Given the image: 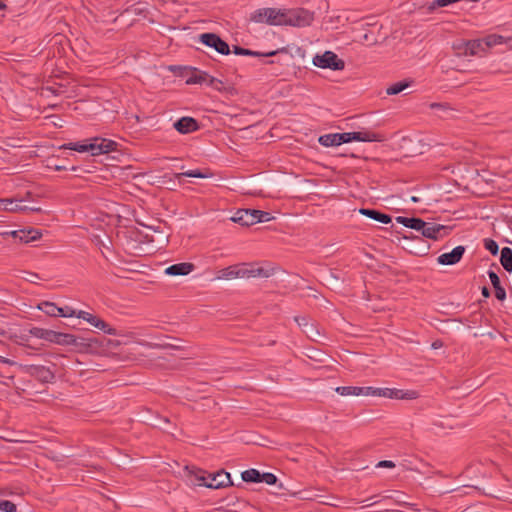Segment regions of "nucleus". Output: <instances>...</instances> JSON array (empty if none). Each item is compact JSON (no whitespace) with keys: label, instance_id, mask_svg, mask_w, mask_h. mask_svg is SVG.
Wrapping results in <instances>:
<instances>
[{"label":"nucleus","instance_id":"14","mask_svg":"<svg viewBox=\"0 0 512 512\" xmlns=\"http://www.w3.org/2000/svg\"><path fill=\"white\" fill-rule=\"evenodd\" d=\"M256 209H239L235 215L231 218L232 221L239 223L243 226H250L259 223V219L256 216Z\"/></svg>","mask_w":512,"mask_h":512},{"label":"nucleus","instance_id":"23","mask_svg":"<svg viewBox=\"0 0 512 512\" xmlns=\"http://www.w3.org/2000/svg\"><path fill=\"white\" fill-rule=\"evenodd\" d=\"M359 213L363 216H366L370 219L381 222L383 224H388L392 221L391 216H389L388 214H384L373 209L361 208L359 209Z\"/></svg>","mask_w":512,"mask_h":512},{"label":"nucleus","instance_id":"21","mask_svg":"<svg viewBox=\"0 0 512 512\" xmlns=\"http://www.w3.org/2000/svg\"><path fill=\"white\" fill-rule=\"evenodd\" d=\"M274 268L273 267H251V268H245L243 269V273H245V278L250 277H259V278H269L272 275H274Z\"/></svg>","mask_w":512,"mask_h":512},{"label":"nucleus","instance_id":"47","mask_svg":"<svg viewBox=\"0 0 512 512\" xmlns=\"http://www.w3.org/2000/svg\"><path fill=\"white\" fill-rule=\"evenodd\" d=\"M395 463L391 460H382L376 464L377 468H395Z\"/></svg>","mask_w":512,"mask_h":512},{"label":"nucleus","instance_id":"37","mask_svg":"<svg viewBox=\"0 0 512 512\" xmlns=\"http://www.w3.org/2000/svg\"><path fill=\"white\" fill-rule=\"evenodd\" d=\"M467 41L459 40L453 43V49L458 56H467L468 48H466Z\"/></svg>","mask_w":512,"mask_h":512},{"label":"nucleus","instance_id":"46","mask_svg":"<svg viewBox=\"0 0 512 512\" xmlns=\"http://www.w3.org/2000/svg\"><path fill=\"white\" fill-rule=\"evenodd\" d=\"M488 275L494 288L501 285L499 276L494 271H489Z\"/></svg>","mask_w":512,"mask_h":512},{"label":"nucleus","instance_id":"11","mask_svg":"<svg viewBox=\"0 0 512 512\" xmlns=\"http://www.w3.org/2000/svg\"><path fill=\"white\" fill-rule=\"evenodd\" d=\"M40 337L56 343L58 345H64V346H73V343L75 341V335L69 334V333H60L55 331H45V333H42Z\"/></svg>","mask_w":512,"mask_h":512},{"label":"nucleus","instance_id":"12","mask_svg":"<svg viewBox=\"0 0 512 512\" xmlns=\"http://www.w3.org/2000/svg\"><path fill=\"white\" fill-rule=\"evenodd\" d=\"M382 397L390 399L415 400L419 397V393L416 390L382 388Z\"/></svg>","mask_w":512,"mask_h":512},{"label":"nucleus","instance_id":"53","mask_svg":"<svg viewBox=\"0 0 512 512\" xmlns=\"http://www.w3.org/2000/svg\"><path fill=\"white\" fill-rule=\"evenodd\" d=\"M442 346H443V343L440 340L434 341L432 343V348L433 349H438V348H441Z\"/></svg>","mask_w":512,"mask_h":512},{"label":"nucleus","instance_id":"22","mask_svg":"<svg viewBox=\"0 0 512 512\" xmlns=\"http://www.w3.org/2000/svg\"><path fill=\"white\" fill-rule=\"evenodd\" d=\"M42 237L40 230L35 228L20 229L18 241L20 243L28 244L33 241H37Z\"/></svg>","mask_w":512,"mask_h":512},{"label":"nucleus","instance_id":"62","mask_svg":"<svg viewBox=\"0 0 512 512\" xmlns=\"http://www.w3.org/2000/svg\"><path fill=\"white\" fill-rule=\"evenodd\" d=\"M34 277H35V278H38V275H37V274H33V275L31 276L30 282H33Z\"/></svg>","mask_w":512,"mask_h":512},{"label":"nucleus","instance_id":"54","mask_svg":"<svg viewBox=\"0 0 512 512\" xmlns=\"http://www.w3.org/2000/svg\"><path fill=\"white\" fill-rule=\"evenodd\" d=\"M481 293L482 295L485 297V298H488L490 296V291L487 287H483L482 290H481Z\"/></svg>","mask_w":512,"mask_h":512},{"label":"nucleus","instance_id":"31","mask_svg":"<svg viewBox=\"0 0 512 512\" xmlns=\"http://www.w3.org/2000/svg\"><path fill=\"white\" fill-rule=\"evenodd\" d=\"M242 480L245 482H261V473L256 469H248L241 473Z\"/></svg>","mask_w":512,"mask_h":512},{"label":"nucleus","instance_id":"4","mask_svg":"<svg viewBox=\"0 0 512 512\" xmlns=\"http://www.w3.org/2000/svg\"><path fill=\"white\" fill-rule=\"evenodd\" d=\"M73 347L79 353L102 355L105 353L104 342L98 338L75 336Z\"/></svg>","mask_w":512,"mask_h":512},{"label":"nucleus","instance_id":"20","mask_svg":"<svg viewBox=\"0 0 512 512\" xmlns=\"http://www.w3.org/2000/svg\"><path fill=\"white\" fill-rule=\"evenodd\" d=\"M236 278H245L243 269H239L237 266H229L227 268L218 271L217 280H232Z\"/></svg>","mask_w":512,"mask_h":512},{"label":"nucleus","instance_id":"15","mask_svg":"<svg viewBox=\"0 0 512 512\" xmlns=\"http://www.w3.org/2000/svg\"><path fill=\"white\" fill-rule=\"evenodd\" d=\"M1 209L4 211H10V212H40L41 208L39 207H27L26 205L22 204V201L20 200H13V199H3L0 201Z\"/></svg>","mask_w":512,"mask_h":512},{"label":"nucleus","instance_id":"17","mask_svg":"<svg viewBox=\"0 0 512 512\" xmlns=\"http://www.w3.org/2000/svg\"><path fill=\"white\" fill-rule=\"evenodd\" d=\"M349 135L345 133L325 134L319 137V143L325 147L338 146L343 143H349Z\"/></svg>","mask_w":512,"mask_h":512},{"label":"nucleus","instance_id":"38","mask_svg":"<svg viewBox=\"0 0 512 512\" xmlns=\"http://www.w3.org/2000/svg\"><path fill=\"white\" fill-rule=\"evenodd\" d=\"M361 395L382 397V388L361 387L360 396Z\"/></svg>","mask_w":512,"mask_h":512},{"label":"nucleus","instance_id":"59","mask_svg":"<svg viewBox=\"0 0 512 512\" xmlns=\"http://www.w3.org/2000/svg\"><path fill=\"white\" fill-rule=\"evenodd\" d=\"M5 8H6L5 3L0 0V10H4Z\"/></svg>","mask_w":512,"mask_h":512},{"label":"nucleus","instance_id":"43","mask_svg":"<svg viewBox=\"0 0 512 512\" xmlns=\"http://www.w3.org/2000/svg\"><path fill=\"white\" fill-rule=\"evenodd\" d=\"M102 341L104 342L105 352L109 348H116V347L120 346L121 344H126V342H121L119 340L104 339Z\"/></svg>","mask_w":512,"mask_h":512},{"label":"nucleus","instance_id":"56","mask_svg":"<svg viewBox=\"0 0 512 512\" xmlns=\"http://www.w3.org/2000/svg\"><path fill=\"white\" fill-rule=\"evenodd\" d=\"M158 241L164 243V242H167L168 240H167L166 236L160 235V239H158Z\"/></svg>","mask_w":512,"mask_h":512},{"label":"nucleus","instance_id":"45","mask_svg":"<svg viewBox=\"0 0 512 512\" xmlns=\"http://www.w3.org/2000/svg\"><path fill=\"white\" fill-rule=\"evenodd\" d=\"M495 289V297L499 301H504L506 299V291L505 289L500 285L494 288Z\"/></svg>","mask_w":512,"mask_h":512},{"label":"nucleus","instance_id":"6","mask_svg":"<svg viewBox=\"0 0 512 512\" xmlns=\"http://www.w3.org/2000/svg\"><path fill=\"white\" fill-rule=\"evenodd\" d=\"M198 480L199 485H203L213 489H219L232 485L230 474L225 471H220L215 474L209 475L207 478L201 476L198 478Z\"/></svg>","mask_w":512,"mask_h":512},{"label":"nucleus","instance_id":"25","mask_svg":"<svg viewBox=\"0 0 512 512\" xmlns=\"http://www.w3.org/2000/svg\"><path fill=\"white\" fill-rule=\"evenodd\" d=\"M349 135L351 141H362V142H374L380 141V136L376 133L365 131V132H346Z\"/></svg>","mask_w":512,"mask_h":512},{"label":"nucleus","instance_id":"36","mask_svg":"<svg viewBox=\"0 0 512 512\" xmlns=\"http://www.w3.org/2000/svg\"><path fill=\"white\" fill-rule=\"evenodd\" d=\"M208 80V74L204 72L194 73L187 80V84H202L206 83Z\"/></svg>","mask_w":512,"mask_h":512},{"label":"nucleus","instance_id":"2","mask_svg":"<svg viewBox=\"0 0 512 512\" xmlns=\"http://www.w3.org/2000/svg\"><path fill=\"white\" fill-rule=\"evenodd\" d=\"M249 20L257 24L282 26L283 9L260 8L250 14Z\"/></svg>","mask_w":512,"mask_h":512},{"label":"nucleus","instance_id":"7","mask_svg":"<svg viewBox=\"0 0 512 512\" xmlns=\"http://www.w3.org/2000/svg\"><path fill=\"white\" fill-rule=\"evenodd\" d=\"M76 317L88 322L94 328L99 329L106 334H109V335H117L118 334L117 330L115 328L110 326L108 323H106L104 320H102L97 315H94L87 311L79 310L76 314Z\"/></svg>","mask_w":512,"mask_h":512},{"label":"nucleus","instance_id":"8","mask_svg":"<svg viewBox=\"0 0 512 512\" xmlns=\"http://www.w3.org/2000/svg\"><path fill=\"white\" fill-rule=\"evenodd\" d=\"M200 41L206 46L214 48L222 55H228L230 53L229 45L215 33L201 34Z\"/></svg>","mask_w":512,"mask_h":512},{"label":"nucleus","instance_id":"1","mask_svg":"<svg viewBox=\"0 0 512 512\" xmlns=\"http://www.w3.org/2000/svg\"><path fill=\"white\" fill-rule=\"evenodd\" d=\"M118 144L110 139L95 137L87 141L86 143H67L61 146V148L74 150L77 152H91L92 155H100L109 153L117 150Z\"/></svg>","mask_w":512,"mask_h":512},{"label":"nucleus","instance_id":"26","mask_svg":"<svg viewBox=\"0 0 512 512\" xmlns=\"http://www.w3.org/2000/svg\"><path fill=\"white\" fill-rule=\"evenodd\" d=\"M396 221L402 224L405 227L414 229L416 231H420L421 228L424 227V221L420 218H407L403 216H398Z\"/></svg>","mask_w":512,"mask_h":512},{"label":"nucleus","instance_id":"60","mask_svg":"<svg viewBox=\"0 0 512 512\" xmlns=\"http://www.w3.org/2000/svg\"><path fill=\"white\" fill-rule=\"evenodd\" d=\"M418 200H419V199H418V197H416V196H412V197H411V201H412V202H418Z\"/></svg>","mask_w":512,"mask_h":512},{"label":"nucleus","instance_id":"10","mask_svg":"<svg viewBox=\"0 0 512 512\" xmlns=\"http://www.w3.org/2000/svg\"><path fill=\"white\" fill-rule=\"evenodd\" d=\"M294 320L302 328V331L306 334V336L311 340L316 341L320 336V332L316 327L315 322L312 321L309 317L296 316Z\"/></svg>","mask_w":512,"mask_h":512},{"label":"nucleus","instance_id":"51","mask_svg":"<svg viewBox=\"0 0 512 512\" xmlns=\"http://www.w3.org/2000/svg\"><path fill=\"white\" fill-rule=\"evenodd\" d=\"M372 499H374V497L366 499L364 502H367V503L363 506V508L373 506V505H375V504H377L379 502L377 500L370 502V500H372Z\"/></svg>","mask_w":512,"mask_h":512},{"label":"nucleus","instance_id":"52","mask_svg":"<svg viewBox=\"0 0 512 512\" xmlns=\"http://www.w3.org/2000/svg\"><path fill=\"white\" fill-rule=\"evenodd\" d=\"M432 425L435 428H443L444 427L443 422L440 419L433 421Z\"/></svg>","mask_w":512,"mask_h":512},{"label":"nucleus","instance_id":"33","mask_svg":"<svg viewBox=\"0 0 512 512\" xmlns=\"http://www.w3.org/2000/svg\"><path fill=\"white\" fill-rule=\"evenodd\" d=\"M335 391L341 396H360L361 387L356 386H340Z\"/></svg>","mask_w":512,"mask_h":512},{"label":"nucleus","instance_id":"64","mask_svg":"<svg viewBox=\"0 0 512 512\" xmlns=\"http://www.w3.org/2000/svg\"><path fill=\"white\" fill-rule=\"evenodd\" d=\"M55 169H56L57 171H60V170H62L63 168H62L61 166H56V168H55Z\"/></svg>","mask_w":512,"mask_h":512},{"label":"nucleus","instance_id":"57","mask_svg":"<svg viewBox=\"0 0 512 512\" xmlns=\"http://www.w3.org/2000/svg\"><path fill=\"white\" fill-rule=\"evenodd\" d=\"M396 503L399 504V505H405V506H409L410 505L409 503H407L405 501H401V500H397Z\"/></svg>","mask_w":512,"mask_h":512},{"label":"nucleus","instance_id":"39","mask_svg":"<svg viewBox=\"0 0 512 512\" xmlns=\"http://www.w3.org/2000/svg\"><path fill=\"white\" fill-rule=\"evenodd\" d=\"M36 371L39 378L44 382H49L54 377L53 374L45 367H37Z\"/></svg>","mask_w":512,"mask_h":512},{"label":"nucleus","instance_id":"35","mask_svg":"<svg viewBox=\"0 0 512 512\" xmlns=\"http://www.w3.org/2000/svg\"><path fill=\"white\" fill-rule=\"evenodd\" d=\"M194 177V178H208L212 176V173H203L200 170H190L187 172L176 173L174 177L180 180L182 177Z\"/></svg>","mask_w":512,"mask_h":512},{"label":"nucleus","instance_id":"28","mask_svg":"<svg viewBox=\"0 0 512 512\" xmlns=\"http://www.w3.org/2000/svg\"><path fill=\"white\" fill-rule=\"evenodd\" d=\"M412 84L411 80H403L389 85L386 88L387 95H397L404 91L406 88L410 87Z\"/></svg>","mask_w":512,"mask_h":512},{"label":"nucleus","instance_id":"50","mask_svg":"<svg viewBox=\"0 0 512 512\" xmlns=\"http://www.w3.org/2000/svg\"><path fill=\"white\" fill-rule=\"evenodd\" d=\"M3 235H10L14 239L18 240V238H19V230H13V231H10V232H5V233H3Z\"/></svg>","mask_w":512,"mask_h":512},{"label":"nucleus","instance_id":"44","mask_svg":"<svg viewBox=\"0 0 512 512\" xmlns=\"http://www.w3.org/2000/svg\"><path fill=\"white\" fill-rule=\"evenodd\" d=\"M255 213H256L257 218H260L259 222H268V221H271L272 219H274V217L271 216L270 213L265 212V211L256 210Z\"/></svg>","mask_w":512,"mask_h":512},{"label":"nucleus","instance_id":"41","mask_svg":"<svg viewBox=\"0 0 512 512\" xmlns=\"http://www.w3.org/2000/svg\"><path fill=\"white\" fill-rule=\"evenodd\" d=\"M0 510L3 512H15L16 505L8 500H0Z\"/></svg>","mask_w":512,"mask_h":512},{"label":"nucleus","instance_id":"18","mask_svg":"<svg viewBox=\"0 0 512 512\" xmlns=\"http://www.w3.org/2000/svg\"><path fill=\"white\" fill-rule=\"evenodd\" d=\"M194 270V265L189 262L173 264L165 269V273L170 276L188 275Z\"/></svg>","mask_w":512,"mask_h":512},{"label":"nucleus","instance_id":"27","mask_svg":"<svg viewBox=\"0 0 512 512\" xmlns=\"http://www.w3.org/2000/svg\"><path fill=\"white\" fill-rule=\"evenodd\" d=\"M466 48H468V55L470 56H476L480 55L481 53H487V49L485 48L482 40L467 41Z\"/></svg>","mask_w":512,"mask_h":512},{"label":"nucleus","instance_id":"9","mask_svg":"<svg viewBox=\"0 0 512 512\" xmlns=\"http://www.w3.org/2000/svg\"><path fill=\"white\" fill-rule=\"evenodd\" d=\"M450 231V228L441 224H437L434 222H425L424 227L421 228L420 232L426 238H430L433 240H437L438 238L447 235Z\"/></svg>","mask_w":512,"mask_h":512},{"label":"nucleus","instance_id":"48","mask_svg":"<svg viewBox=\"0 0 512 512\" xmlns=\"http://www.w3.org/2000/svg\"><path fill=\"white\" fill-rule=\"evenodd\" d=\"M59 311H58V316H61V317H76V314L78 311H75L73 309H70V314H66V310L64 308H61V307H58Z\"/></svg>","mask_w":512,"mask_h":512},{"label":"nucleus","instance_id":"63","mask_svg":"<svg viewBox=\"0 0 512 512\" xmlns=\"http://www.w3.org/2000/svg\"><path fill=\"white\" fill-rule=\"evenodd\" d=\"M34 277H35V278H38V275H37V274H33V275L31 276L30 282H33Z\"/></svg>","mask_w":512,"mask_h":512},{"label":"nucleus","instance_id":"24","mask_svg":"<svg viewBox=\"0 0 512 512\" xmlns=\"http://www.w3.org/2000/svg\"><path fill=\"white\" fill-rule=\"evenodd\" d=\"M135 343L145 346L151 349H172V350H181L182 347L177 344H173L171 342L160 340L159 342H146V341H140V340H134Z\"/></svg>","mask_w":512,"mask_h":512},{"label":"nucleus","instance_id":"61","mask_svg":"<svg viewBox=\"0 0 512 512\" xmlns=\"http://www.w3.org/2000/svg\"><path fill=\"white\" fill-rule=\"evenodd\" d=\"M34 277H35V278H38V275H37V274H33V275L31 276L30 282H33Z\"/></svg>","mask_w":512,"mask_h":512},{"label":"nucleus","instance_id":"58","mask_svg":"<svg viewBox=\"0 0 512 512\" xmlns=\"http://www.w3.org/2000/svg\"><path fill=\"white\" fill-rule=\"evenodd\" d=\"M125 336H126L127 338H129V339L134 340V333H133V332H129V333H127Z\"/></svg>","mask_w":512,"mask_h":512},{"label":"nucleus","instance_id":"3","mask_svg":"<svg viewBox=\"0 0 512 512\" xmlns=\"http://www.w3.org/2000/svg\"><path fill=\"white\" fill-rule=\"evenodd\" d=\"M313 13L305 9H283V25L304 27L313 21Z\"/></svg>","mask_w":512,"mask_h":512},{"label":"nucleus","instance_id":"34","mask_svg":"<svg viewBox=\"0 0 512 512\" xmlns=\"http://www.w3.org/2000/svg\"><path fill=\"white\" fill-rule=\"evenodd\" d=\"M38 309L43 311L45 314L49 315V316H58V306L52 302H48V301H45V302H42L38 305Z\"/></svg>","mask_w":512,"mask_h":512},{"label":"nucleus","instance_id":"13","mask_svg":"<svg viewBox=\"0 0 512 512\" xmlns=\"http://www.w3.org/2000/svg\"><path fill=\"white\" fill-rule=\"evenodd\" d=\"M382 397L390 399L415 400L419 397V393L416 390L382 388Z\"/></svg>","mask_w":512,"mask_h":512},{"label":"nucleus","instance_id":"32","mask_svg":"<svg viewBox=\"0 0 512 512\" xmlns=\"http://www.w3.org/2000/svg\"><path fill=\"white\" fill-rule=\"evenodd\" d=\"M482 41L484 43L485 48L488 50L491 47L503 44L505 42V38L501 35L492 34L485 37Z\"/></svg>","mask_w":512,"mask_h":512},{"label":"nucleus","instance_id":"49","mask_svg":"<svg viewBox=\"0 0 512 512\" xmlns=\"http://www.w3.org/2000/svg\"><path fill=\"white\" fill-rule=\"evenodd\" d=\"M206 83H208L210 86H212V87H214V88H216L218 90H220V86L219 85L222 84V82L220 80H218V79H216L214 77H210L209 75H208V80H207Z\"/></svg>","mask_w":512,"mask_h":512},{"label":"nucleus","instance_id":"42","mask_svg":"<svg viewBox=\"0 0 512 512\" xmlns=\"http://www.w3.org/2000/svg\"><path fill=\"white\" fill-rule=\"evenodd\" d=\"M261 482L274 485L277 482V477L273 473H263L261 474Z\"/></svg>","mask_w":512,"mask_h":512},{"label":"nucleus","instance_id":"19","mask_svg":"<svg viewBox=\"0 0 512 512\" xmlns=\"http://www.w3.org/2000/svg\"><path fill=\"white\" fill-rule=\"evenodd\" d=\"M174 128L182 133H190L198 129V123L194 118L191 117H182L178 121L174 123Z\"/></svg>","mask_w":512,"mask_h":512},{"label":"nucleus","instance_id":"29","mask_svg":"<svg viewBox=\"0 0 512 512\" xmlns=\"http://www.w3.org/2000/svg\"><path fill=\"white\" fill-rule=\"evenodd\" d=\"M233 52L236 55L257 56V57H270V56H273V55H275L277 53V51H271V52H268V53H260V52L252 51V50L245 49V48H242V47H239V46H234L233 47Z\"/></svg>","mask_w":512,"mask_h":512},{"label":"nucleus","instance_id":"40","mask_svg":"<svg viewBox=\"0 0 512 512\" xmlns=\"http://www.w3.org/2000/svg\"><path fill=\"white\" fill-rule=\"evenodd\" d=\"M484 246L492 255H496L499 251L498 244L492 239H485Z\"/></svg>","mask_w":512,"mask_h":512},{"label":"nucleus","instance_id":"5","mask_svg":"<svg viewBox=\"0 0 512 512\" xmlns=\"http://www.w3.org/2000/svg\"><path fill=\"white\" fill-rule=\"evenodd\" d=\"M312 63L314 66L322 69H331L334 71L343 70L345 62L340 59L333 51H325L323 54H316Z\"/></svg>","mask_w":512,"mask_h":512},{"label":"nucleus","instance_id":"55","mask_svg":"<svg viewBox=\"0 0 512 512\" xmlns=\"http://www.w3.org/2000/svg\"><path fill=\"white\" fill-rule=\"evenodd\" d=\"M0 363L12 364V361L5 357L0 356Z\"/></svg>","mask_w":512,"mask_h":512},{"label":"nucleus","instance_id":"16","mask_svg":"<svg viewBox=\"0 0 512 512\" xmlns=\"http://www.w3.org/2000/svg\"><path fill=\"white\" fill-rule=\"evenodd\" d=\"M465 253L464 246H457L451 252L443 253L438 256L437 262L440 265H454L457 264Z\"/></svg>","mask_w":512,"mask_h":512},{"label":"nucleus","instance_id":"30","mask_svg":"<svg viewBox=\"0 0 512 512\" xmlns=\"http://www.w3.org/2000/svg\"><path fill=\"white\" fill-rule=\"evenodd\" d=\"M500 262L506 271H512V250L510 248L504 247L502 249Z\"/></svg>","mask_w":512,"mask_h":512}]
</instances>
